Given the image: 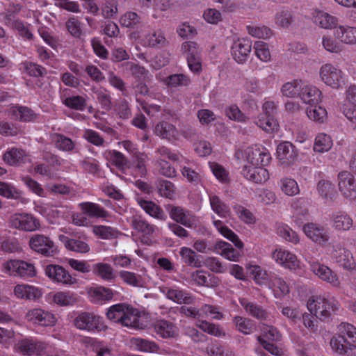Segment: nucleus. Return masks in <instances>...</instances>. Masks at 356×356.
<instances>
[{"instance_id":"obj_1","label":"nucleus","mask_w":356,"mask_h":356,"mask_svg":"<svg viewBox=\"0 0 356 356\" xmlns=\"http://www.w3.org/2000/svg\"><path fill=\"white\" fill-rule=\"evenodd\" d=\"M332 350L339 356H356V327L341 323L330 340Z\"/></svg>"},{"instance_id":"obj_2","label":"nucleus","mask_w":356,"mask_h":356,"mask_svg":"<svg viewBox=\"0 0 356 356\" xmlns=\"http://www.w3.org/2000/svg\"><path fill=\"white\" fill-rule=\"evenodd\" d=\"M106 316L110 321L129 328L141 330L145 327L140 321V312L125 303H118L111 306L108 309Z\"/></svg>"},{"instance_id":"obj_3","label":"nucleus","mask_w":356,"mask_h":356,"mask_svg":"<svg viewBox=\"0 0 356 356\" xmlns=\"http://www.w3.org/2000/svg\"><path fill=\"white\" fill-rule=\"evenodd\" d=\"M311 313L316 317L325 320L335 314L340 309V304L334 297L312 296L307 303Z\"/></svg>"},{"instance_id":"obj_4","label":"nucleus","mask_w":356,"mask_h":356,"mask_svg":"<svg viewBox=\"0 0 356 356\" xmlns=\"http://www.w3.org/2000/svg\"><path fill=\"white\" fill-rule=\"evenodd\" d=\"M3 271L11 276L24 279L36 275L37 271L33 264L23 260H10L3 264Z\"/></svg>"},{"instance_id":"obj_5","label":"nucleus","mask_w":356,"mask_h":356,"mask_svg":"<svg viewBox=\"0 0 356 356\" xmlns=\"http://www.w3.org/2000/svg\"><path fill=\"white\" fill-rule=\"evenodd\" d=\"M319 73L322 81L334 89H339L345 84L344 73L332 64L322 65Z\"/></svg>"},{"instance_id":"obj_6","label":"nucleus","mask_w":356,"mask_h":356,"mask_svg":"<svg viewBox=\"0 0 356 356\" xmlns=\"http://www.w3.org/2000/svg\"><path fill=\"white\" fill-rule=\"evenodd\" d=\"M74 324L77 329L88 332L102 330L106 327L102 318L86 312L79 314L74 318Z\"/></svg>"},{"instance_id":"obj_7","label":"nucleus","mask_w":356,"mask_h":356,"mask_svg":"<svg viewBox=\"0 0 356 356\" xmlns=\"http://www.w3.org/2000/svg\"><path fill=\"white\" fill-rule=\"evenodd\" d=\"M30 248L46 257L53 256L56 252L54 241L43 234H34L29 241Z\"/></svg>"},{"instance_id":"obj_8","label":"nucleus","mask_w":356,"mask_h":356,"mask_svg":"<svg viewBox=\"0 0 356 356\" xmlns=\"http://www.w3.org/2000/svg\"><path fill=\"white\" fill-rule=\"evenodd\" d=\"M330 255L337 263L345 269L353 270L356 268V262L353 254L340 243L332 244Z\"/></svg>"},{"instance_id":"obj_9","label":"nucleus","mask_w":356,"mask_h":356,"mask_svg":"<svg viewBox=\"0 0 356 356\" xmlns=\"http://www.w3.org/2000/svg\"><path fill=\"white\" fill-rule=\"evenodd\" d=\"M10 225L19 230L33 232L40 227V222L32 215L22 213H14L10 218Z\"/></svg>"},{"instance_id":"obj_10","label":"nucleus","mask_w":356,"mask_h":356,"mask_svg":"<svg viewBox=\"0 0 356 356\" xmlns=\"http://www.w3.org/2000/svg\"><path fill=\"white\" fill-rule=\"evenodd\" d=\"M338 186L343 196L349 200L356 199V184L353 173L349 171H342L338 175Z\"/></svg>"},{"instance_id":"obj_11","label":"nucleus","mask_w":356,"mask_h":356,"mask_svg":"<svg viewBox=\"0 0 356 356\" xmlns=\"http://www.w3.org/2000/svg\"><path fill=\"white\" fill-rule=\"evenodd\" d=\"M303 232L310 240L320 245H325L330 240L328 230L319 224L314 222L305 224L303 227Z\"/></svg>"},{"instance_id":"obj_12","label":"nucleus","mask_w":356,"mask_h":356,"mask_svg":"<svg viewBox=\"0 0 356 356\" xmlns=\"http://www.w3.org/2000/svg\"><path fill=\"white\" fill-rule=\"evenodd\" d=\"M252 50V42L246 38H238L233 42L231 53L234 60L239 63H245Z\"/></svg>"},{"instance_id":"obj_13","label":"nucleus","mask_w":356,"mask_h":356,"mask_svg":"<svg viewBox=\"0 0 356 356\" xmlns=\"http://www.w3.org/2000/svg\"><path fill=\"white\" fill-rule=\"evenodd\" d=\"M245 157L250 165L264 166L270 163V154L264 147H249L245 150Z\"/></svg>"},{"instance_id":"obj_14","label":"nucleus","mask_w":356,"mask_h":356,"mask_svg":"<svg viewBox=\"0 0 356 356\" xmlns=\"http://www.w3.org/2000/svg\"><path fill=\"white\" fill-rule=\"evenodd\" d=\"M45 274L54 282L65 285H72L76 282V279L62 266L55 264L47 265L45 268Z\"/></svg>"},{"instance_id":"obj_15","label":"nucleus","mask_w":356,"mask_h":356,"mask_svg":"<svg viewBox=\"0 0 356 356\" xmlns=\"http://www.w3.org/2000/svg\"><path fill=\"white\" fill-rule=\"evenodd\" d=\"M312 271L321 280L327 282L333 286L339 287L340 281L337 274L328 266L316 261H309Z\"/></svg>"},{"instance_id":"obj_16","label":"nucleus","mask_w":356,"mask_h":356,"mask_svg":"<svg viewBox=\"0 0 356 356\" xmlns=\"http://www.w3.org/2000/svg\"><path fill=\"white\" fill-rule=\"evenodd\" d=\"M277 157L282 165H290L296 161L298 152L290 142H282L277 147Z\"/></svg>"},{"instance_id":"obj_17","label":"nucleus","mask_w":356,"mask_h":356,"mask_svg":"<svg viewBox=\"0 0 356 356\" xmlns=\"http://www.w3.org/2000/svg\"><path fill=\"white\" fill-rule=\"evenodd\" d=\"M26 318L29 321L42 326H51L56 322L54 315L41 309H33L29 311Z\"/></svg>"},{"instance_id":"obj_18","label":"nucleus","mask_w":356,"mask_h":356,"mask_svg":"<svg viewBox=\"0 0 356 356\" xmlns=\"http://www.w3.org/2000/svg\"><path fill=\"white\" fill-rule=\"evenodd\" d=\"M242 174L245 178L256 184H262L269 179L268 170L263 166L244 165Z\"/></svg>"},{"instance_id":"obj_19","label":"nucleus","mask_w":356,"mask_h":356,"mask_svg":"<svg viewBox=\"0 0 356 356\" xmlns=\"http://www.w3.org/2000/svg\"><path fill=\"white\" fill-rule=\"evenodd\" d=\"M166 209L169 212L170 217L177 223H180L186 227H192L193 225L191 212L181 207L169 204Z\"/></svg>"},{"instance_id":"obj_20","label":"nucleus","mask_w":356,"mask_h":356,"mask_svg":"<svg viewBox=\"0 0 356 356\" xmlns=\"http://www.w3.org/2000/svg\"><path fill=\"white\" fill-rule=\"evenodd\" d=\"M334 37L341 43L345 44H356V26L339 25L335 27Z\"/></svg>"},{"instance_id":"obj_21","label":"nucleus","mask_w":356,"mask_h":356,"mask_svg":"<svg viewBox=\"0 0 356 356\" xmlns=\"http://www.w3.org/2000/svg\"><path fill=\"white\" fill-rule=\"evenodd\" d=\"M321 92L316 86L302 81L299 98L305 104H316L321 101Z\"/></svg>"},{"instance_id":"obj_22","label":"nucleus","mask_w":356,"mask_h":356,"mask_svg":"<svg viewBox=\"0 0 356 356\" xmlns=\"http://www.w3.org/2000/svg\"><path fill=\"white\" fill-rule=\"evenodd\" d=\"M331 221L332 227L339 232H348L353 226L352 217L343 211H338L332 213Z\"/></svg>"},{"instance_id":"obj_23","label":"nucleus","mask_w":356,"mask_h":356,"mask_svg":"<svg viewBox=\"0 0 356 356\" xmlns=\"http://www.w3.org/2000/svg\"><path fill=\"white\" fill-rule=\"evenodd\" d=\"M131 227L136 231L140 232L143 234V241L149 239V237L153 236L154 234L159 231V229L156 225L149 223L141 216L133 217L131 220Z\"/></svg>"},{"instance_id":"obj_24","label":"nucleus","mask_w":356,"mask_h":356,"mask_svg":"<svg viewBox=\"0 0 356 356\" xmlns=\"http://www.w3.org/2000/svg\"><path fill=\"white\" fill-rule=\"evenodd\" d=\"M8 114L15 120L23 122H33L38 118V114L31 108L19 105L12 106L8 110Z\"/></svg>"},{"instance_id":"obj_25","label":"nucleus","mask_w":356,"mask_h":356,"mask_svg":"<svg viewBox=\"0 0 356 356\" xmlns=\"http://www.w3.org/2000/svg\"><path fill=\"white\" fill-rule=\"evenodd\" d=\"M273 257L277 263L282 265L285 268L290 269H296L299 266V261L297 257L286 250H276L273 254Z\"/></svg>"},{"instance_id":"obj_26","label":"nucleus","mask_w":356,"mask_h":356,"mask_svg":"<svg viewBox=\"0 0 356 356\" xmlns=\"http://www.w3.org/2000/svg\"><path fill=\"white\" fill-rule=\"evenodd\" d=\"M154 331L164 339L175 338L178 336L179 330L172 323L166 320H159L154 324Z\"/></svg>"},{"instance_id":"obj_27","label":"nucleus","mask_w":356,"mask_h":356,"mask_svg":"<svg viewBox=\"0 0 356 356\" xmlns=\"http://www.w3.org/2000/svg\"><path fill=\"white\" fill-rule=\"evenodd\" d=\"M168 44V41L161 29L146 34L143 39V44L149 47L161 48L165 47Z\"/></svg>"},{"instance_id":"obj_28","label":"nucleus","mask_w":356,"mask_h":356,"mask_svg":"<svg viewBox=\"0 0 356 356\" xmlns=\"http://www.w3.org/2000/svg\"><path fill=\"white\" fill-rule=\"evenodd\" d=\"M14 294L17 298L24 300H35L42 296V293L38 288L27 284L15 286Z\"/></svg>"},{"instance_id":"obj_29","label":"nucleus","mask_w":356,"mask_h":356,"mask_svg":"<svg viewBox=\"0 0 356 356\" xmlns=\"http://www.w3.org/2000/svg\"><path fill=\"white\" fill-rule=\"evenodd\" d=\"M125 70H129L137 81L149 82L152 79V75L143 66H140L133 62H126L122 65Z\"/></svg>"},{"instance_id":"obj_30","label":"nucleus","mask_w":356,"mask_h":356,"mask_svg":"<svg viewBox=\"0 0 356 356\" xmlns=\"http://www.w3.org/2000/svg\"><path fill=\"white\" fill-rule=\"evenodd\" d=\"M58 238L68 250L81 254L87 253L90 251L89 245L83 241L70 238L65 235H60Z\"/></svg>"},{"instance_id":"obj_31","label":"nucleus","mask_w":356,"mask_h":356,"mask_svg":"<svg viewBox=\"0 0 356 356\" xmlns=\"http://www.w3.org/2000/svg\"><path fill=\"white\" fill-rule=\"evenodd\" d=\"M18 348L24 355L30 356L40 354L45 348V346L42 342L25 339L18 343Z\"/></svg>"},{"instance_id":"obj_32","label":"nucleus","mask_w":356,"mask_h":356,"mask_svg":"<svg viewBox=\"0 0 356 356\" xmlns=\"http://www.w3.org/2000/svg\"><path fill=\"white\" fill-rule=\"evenodd\" d=\"M240 304L249 315L258 320H266L268 317V312L259 305L250 302L245 298L240 300Z\"/></svg>"},{"instance_id":"obj_33","label":"nucleus","mask_w":356,"mask_h":356,"mask_svg":"<svg viewBox=\"0 0 356 356\" xmlns=\"http://www.w3.org/2000/svg\"><path fill=\"white\" fill-rule=\"evenodd\" d=\"M138 203L150 216L163 221L167 219V216L163 210L154 202L140 199L138 200Z\"/></svg>"},{"instance_id":"obj_34","label":"nucleus","mask_w":356,"mask_h":356,"mask_svg":"<svg viewBox=\"0 0 356 356\" xmlns=\"http://www.w3.org/2000/svg\"><path fill=\"white\" fill-rule=\"evenodd\" d=\"M214 248L219 254L229 261H236L240 257L239 252L235 250L231 244L225 241H220L216 242Z\"/></svg>"},{"instance_id":"obj_35","label":"nucleus","mask_w":356,"mask_h":356,"mask_svg":"<svg viewBox=\"0 0 356 356\" xmlns=\"http://www.w3.org/2000/svg\"><path fill=\"white\" fill-rule=\"evenodd\" d=\"M166 297L173 302L181 305H190L194 302L193 297L188 292L177 289H168Z\"/></svg>"},{"instance_id":"obj_36","label":"nucleus","mask_w":356,"mask_h":356,"mask_svg":"<svg viewBox=\"0 0 356 356\" xmlns=\"http://www.w3.org/2000/svg\"><path fill=\"white\" fill-rule=\"evenodd\" d=\"M79 205L82 211L90 218H104L108 216V213L104 208L96 203L86 202Z\"/></svg>"},{"instance_id":"obj_37","label":"nucleus","mask_w":356,"mask_h":356,"mask_svg":"<svg viewBox=\"0 0 356 356\" xmlns=\"http://www.w3.org/2000/svg\"><path fill=\"white\" fill-rule=\"evenodd\" d=\"M154 131L157 136L168 140L175 139L178 134L176 127L167 122H161L157 124Z\"/></svg>"},{"instance_id":"obj_38","label":"nucleus","mask_w":356,"mask_h":356,"mask_svg":"<svg viewBox=\"0 0 356 356\" xmlns=\"http://www.w3.org/2000/svg\"><path fill=\"white\" fill-rule=\"evenodd\" d=\"M44 213L51 223H56L66 217L67 208L55 205H47L44 208Z\"/></svg>"},{"instance_id":"obj_39","label":"nucleus","mask_w":356,"mask_h":356,"mask_svg":"<svg viewBox=\"0 0 356 356\" xmlns=\"http://www.w3.org/2000/svg\"><path fill=\"white\" fill-rule=\"evenodd\" d=\"M77 300V295L70 291L56 292L53 296V301L61 307L72 306L74 305Z\"/></svg>"},{"instance_id":"obj_40","label":"nucleus","mask_w":356,"mask_h":356,"mask_svg":"<svg viewBox=\"0 0 356 356\" xmlns=\"http://www.w3.org/2000/svg\"><path fill=\"white\" fill-rule=\"evenodd\" d=\"M92 272L96 276L108 282L113 281L115 277L113 268L111 265L106 263L94 264L92 266Z\"/></svg>"},{"instance_id":"obj_41","label":"nucleus","mask_w":356,"mask_h":356,"mask_svg":"<svg viewBox=\"0 0 356 356\" xmlns=\"http://www.w3.org/2000/svg\"><path fill=\"white\" fill-rule=\"evenodd\" d=\"M318 195L325 200H332L336 195L335 186L328 180H321L317 184Z\"/></svg>"},{"instance_id":"obj_42","label":"nucleus","mask_w":356,"mask_h":356,"mask_svg":"<svg viewBox=\"0 0 356 356\" xmlns=\"http://www.w3.org/2000/svg\"><path fill=\"white\" fill-rule=\"evenodd\" d=\"M130 343L132 347L139 351L155 353L159 349L155 342L142 338L133 337L130 340Z\"/></svg>"},{"instance_id":"obj_43","label":"nucleus","mask_w":356,"mask_h":356,"mask_svg":"<svg viewBox=\"0 0 356 356\" xmlns=\"http://www.w3.org/2000/svg\"><path fill=\"white\" fill-rule=\"evenodd\" d=\"M316 24L320 27L325 29H335L337 27L338 19L337 17L323 12H318L314 18Z\"/></svg>"},{"instance_id":"obj_44","label":"nucleus","mask_w":356,"mask_h":356,"mask_svg":"<svg viewBox=\"0 0 356 356\" xmlns=\"http://www.w3.org/2000/svg\"><path fill=\"white\" fill-rule=\"evenodd\" d=\"M233 323L238 332L246 335L252 333L255 329L253 321L248 318L236 316L233 318Z\"/></svg>"},{"instance_id":"obj_45","label":"nucleus","mask_w":356,"mask_h":356,"mask_svg":"<svg viewBox=\"0 0 356 356\" xmlns=\"http://www.w3.org/2000/svg\"><path fill=\"white\" fill-rule=\"evenodd\" d=\"M209 202L212 210L221 218H227L230 214L229 207L218 196L210 195Z\"/></svg>"},{"instance_id":"obj_46","label":"nucleus","mask_w":356,"mask_h":356,"mask_svg":"<svg viewBox=\"0 0 356 356\" xmlns=\"http://www.w3.org/2000/svg\"><path fill=\"white\" fill-rule=\"evenodd\" d=\"M51 138L56 147L60 150L70 152L74 148V143L70 138L61 134L55 133L51 135Z\"/></svg>"},{"instance_id":"obj_47","label":"nucleus","mask_w":356,"mask_h":356,"mask_svg":"<svg viewBox=\"0 0 356 356\" xmlns=\"http://www.w3.org/2000/svg\"><path fill=\"white\" fill-rule=\"evenodd\" d=\"M302 80L294 79L291 81L286 82L281 88V92L283 96L290 98L299 97Z\"/></svg>"},{"instance_id":"obj_48","label":"nucleus","mask_w":356,"mask_h":356,"mask_svg":"<svg viewBox=\"0 0 356 356\" xmlns=\"http://www.w3.org/2000/svg\"><path fill=\"white\" fill-rule=\"evenodd\" d=\"M120 277L126 284L132 286L142 287L145 283L140 275L133 272L122 270L120 272Z\"/></svg>"},{"instance_id":"obj_49","label":"nucleus","mask_w":356,"mask_h":356,"mask_svg":"<svg viewBox=\"0 0 356 356\" xmlns=\"http://www.w3.org/2000/svg\"><path fill=\"white\" fill-rule=\"evenodd\" d=\"M94 234L99 238L105 240L115 238L120 234V232L108 226L96 225L93 227Z\"/></svg>"},{"instance_id":"obj_50","label":"nucleus","mask_w":356,"mask_h":356,"mask_svg":"<svg viewBox=\"0 0 356 356\" xmlns=\"http://www.w3.org/2000/svg\"><path fill=\"white\" fill-rule=\"evenodd\" d=\"M90 296L94 298V301L100 302L112 300L114 293L109 288L98 286L90 291Z\"/></svg>"},{"instance_id":"obj_51","label":"nucleus","mask_w":356,"mask_h":356,"mask_svg":"<svg viewBox=\"0 0 356 356\" xmlns=\"http://www.w3.org/2000/svg\"><path fill=\"white\" fill-rule=\"evenodd\" d=\"M246 30L249 35L257 38L268 39L273 34V31L266 26L248 25Z\"/></svg>"},{"instance_id":"obj_52","label":"nucleus","mask_w":356,"mask_h":356,"mask_svg":"<svg viewBox=\"0 0 356 356\" xmlns=\"http://www.w3.org/2000/svg\"><path fill=\"white\" fill-rule=\"evenodd\" d=\"M332 146V140L330 136L325 134H319L315 138L314 150L318 152H327Z\"/></svg>"},{"instance_id":"obj_53","label":"nucleus","mask_w":356,"mask_h":356,"mask_svg":"<svg viewBox=\"0 0 356 356\" xmlns=\"http://www.w3.org/2000/svg\"><path fill=\"white\" fill-rule=\"evenodd\" d=\"M179 254L183 262L187 265L197 268L201 266V262L197 259V256L195 251L192 249L183 247L181 248Z\"/></svg>"},{"instance_id":"obj_54","label":"nucleus","mask_w":356,"mask_h":356,"mask_svg":"<svg viewBox=\"0 0 356 356\" xmlns=\"http://www.w3.org/2000/svg\"><path fill=\"white\" fill-rule=\"evenodd\" d=\"M93 92L96 95L98 102L100 104L102 108L109 111L112 108L111 97L109 91L106 88H100L99 89H93Z\"/></svg>"},{"instance_id":"obj_55","label":"nucleus","mask_w":356,"mask_h":356,"mask_svg":"<svg viewBox=\"0 0 356 356\" xmlns=\"http://www.w3.org/2000/svg\"><path fill=\"white\" fill-rule=\"evenodd\" d=\"M25 156L22 149L11 148L7 150L3 154V161L10 165H17L23 159Z\"/></svg>"},{"instance_id":"obj_56","label":"nucleus","mask_w":356,"mask_h":356,"mask_svg":"<svg viewBox=\"0 0 356 356\" xmlns=\"http://www.w3.org/2000/svg\"><path fill=\"white\" fill-rule=\"evenodd\" d=\"M274 20L279 27L287 29L293 22V17L290 11L282 10L276 13Z\"/></svg>"},{"instance_id":"obj_57","label":"nucleus","mask_w":356,"mask_h":356,"mask_svg":"<svg viewBox=\"0 0 356 356\" xmlns=\"http://www.w3.org/2000/svg\"><path fill=\"white\" fill-rule=\"evenodd\" d=\"M165 83L168 86L172 88L187 86L191 83V79L185 74H175L168 76L165 81Z\"/></svg>"},{"instance_id":"obj_58","label":"nucleus","mask_w":356,"mask_h":356,"mask_svg":"<svg viewBox=\"0 0 356 356\" xmlns=\"http://www.w3.org/2000/svg\"><path fill=\"white\" fill-rule=\"evenodd\" d=\"M63 102L67 107L81 111H84L86 106V99L79 95L67 97Z\"/></svg>"},{"instance_id":"obj_59","label":"nucleus","mask_w":356,"mask_h":356,"mask_svg":"<svg viewBox=\"0 0 356 356\" xmlns=\"http://www.w3.org/2000/svg\"><path fill=\"white\" fill-rule=\"evenodd\" d=\"M256 124L266 132L273 131L277 127V122L273 116L260 114Z\"/></svg>"},{"instance_id":"obj_60","label":"nucleus","mask_w":356,"mask_h":356,"mask_svg":"<svg viewBox=\"0 0 356 356\" xmlns=\"http://www.w3.org/2000/svg\"><path fill=\"white\" fill-rule=\"evenodd\" d=\"M111 161L118 169L124 170L130 168V164L126 156L121 152L113 150L110 152Z\"/></svg>"},{"instance_id":"obj_61","label":"nucleus","mask_w":356,"mask_h":356,"mask_svg":"<svg viewBox=\"0 0 356 356\" xmlns=\"http://www.w3.org/2000/svg\"><path fill=\"white\" fill-rule=\"evenodd\" d=\"M254 49L256 56L263 62H268L271 59V55L268 44L262 41L254 43Z\"/></svg>"},{"instance_id":"obj_62","label":"nucleus","mask_w":356,"mask_h":356,"mask_svg":"<svg viewBox=\"0 0 356 356\" xmlns=\"http://www.w3.org/2000/svg\"><path fill=\"white\" fill-rule=\"evenodd\" d=\"M159 193L166 198L172 199L175 194V187L174 184L168 180H160L158 182Z\"/></svg>"},{"instance_id":"obj_63","label":"nucleus","mask_w":356,"mask_h":356,"mask_svg":"<svg viewBox=\"0 0 356 356\" xmlns=\"http://www.w3.org/2000/svg\"><path fill=\"white\" fill-rule=\"evenodd\" d=\"M0 195L6 198L17 200L21 197V192L14 186L0 181Z\"/></svg>"},{"instance_id":"obj_64","label":"nucleus","mask_w":356,"mask_h":356,"mask_svg":"<svg viewBox=\"0 0 356 356\" xmlns=\"http://www.w3.org/2000/svg\"><path fill=\"white\" fill-rule=\"evenodd\" d=\"M306 113L307 117L316 122L322 123L327 117L326 110L321 106L309 108Z\"/></svg>"}]
</instances>
